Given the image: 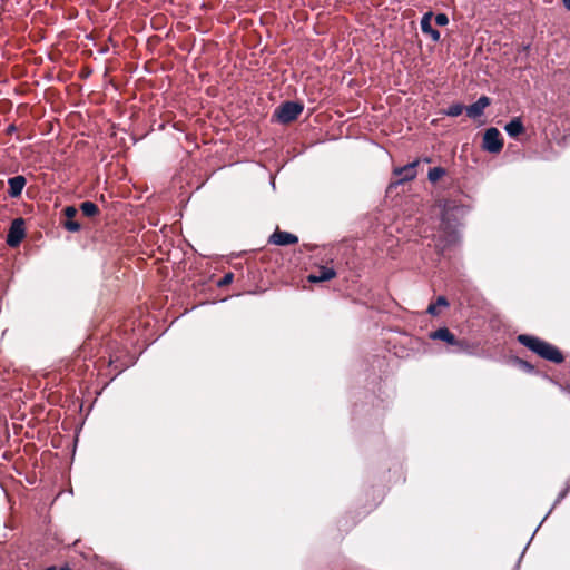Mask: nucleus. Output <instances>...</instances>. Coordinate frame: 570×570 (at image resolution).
Returning <instances> with one entry per match:
<instances>
[{"mask_svg":"<svg viewBox=\"0 0 570 570\" xmlns=\"http://www.w3.org/2000/svg\"><path fill=\"white\" fill-rule=\"evenodd\" d=\"M435 250L440 255H444L448 249L455 246L460 242V233L458 230V222L450 218L448 212L443 213L440 229L433 236Z\"/></svg>","mask_w":570,"mask_h":570,"instance_id":"1","label":"nucleus"},{"mask_svg":"<svg viewBox=\"0 0 570 570\" xmlns=\"http://www.w3.org/2000/svg\"><path fill=\"white\" fill-rule=\"evenodd\" d=\"M518 342L529 348L531 352L539 355L541 358L560 364L564 361L562 352L554 345L529 334H520L517 337Z\"/></svg>","mask_w":570,"mask_h":570,"instance_id":"2","label":"nucleus"},{"mask_svg":"<svg viewBox=\"0 0 570 570\" xmlns=\"http://www.w3.org/2000/svg\"><path fill=\"white\" fill-rule=\"evenodd\" d=\"M303 110V104L297 101H285L276 109L275 114L279 122L289 124L296 120Z\"/></svg>","mask_w":570,"mask_h":570,"instance_id":"3","label":"nucleus"},{"mask_svg":"<svg viewBox=\"0 0 570 570\" xmlns=\"http://www.w3.org/2000/svg\"><path fill=\"white\" fill-rule=\"evenodd\" d=\"M503 147V140L500 131L494 128H488L483 136L482 148L491 154H498Z\"/></svg>","mask_w":570,"mask_h":570,"instance_id":"4","label":"nucleus"},{"mask_svg":"<svg viewBox=\"0 0 570 570\" xmlns=\"http://www.w3.org/2000/svg\"><path fill=\"white\" fill-rule=\"evenodd\" d=\"M26 236L24 220L22 218H16L11 223L7 235V244L10 247H17Z\"/></svg>","mask_w":570,"mask_h":570,"instance_id":"5","label":"nucleus"},{"mask_svg":"<svg viewBox=\"0 0 570 570\" xmlns=\"http://www.w3.org/2000/svg\"><path fill=\"white\" fill-rule=\"evenodd\" d=\"M419 165V160H414L409 163L402 167H396L393 169V174L399 177V179L394 183V185H401L405 181H411L416 177V166Z\"/></svg>","mask_w":570,"mask_h":570,"instance_id":"6","label":"nucleus"},{"mask_svg":"<svg viewBox=\"0 0 570 570\" xmlns=\"http://www.w3.org/2000/svg\"><path fill=\"white\" fill-rule=\"evenodd\" d=\"M490 104L491 99L488 96H481L475 102L465 107L466 116L471 119L480 118Z\"/></svg>","mask_w":570,"mask_h":570,"instance_id":"7","label":"nucleus"},{"mask_svg":"<svg viewBox=\"0 0 570 570\" xmlns=\"http://www.w3.org/2000/svg\"><path fill=\"white\" fill-rule=\"evenodd\" d=\"M269 243L278 246H287L298 243V237L292 233L277 229L271 235Z\"/></svg>","mask_w":570,"mask_h":570,"instance_id":"8","label":"nucleus"},{"mask_svg":"<svg viewBox=\"0 0 570 570\" xmlns=\"http://www.w3.org/2000/svg\"><path fill=\"white\" fill-rule=\"evenodd\" d=\"M27 184V179L22 175H17L8 179V195L11 198H18L21 196L22 190Z\"/></svg>","mask_w":570,"mask_h":570,"instance_id":"9","label":"nucleus"},{"mask_svg":"<svg viewBox=\"0 0 570 570\" xmlns=\"http://www.w3.org/2000/svg\"><path fill=\"white\" fill-rule=\"evenodd\" d=\"M336 272L334 271V268L321 266L316 273L309 274L307 276V279L311 283H321L334 278Z\"/></svg>","mask_w":570,"mask_h":570,"instance_id":"10","label":"nucleus"},{"mask_svg":"<svg viewBox=\"0 0 570 570\" xmlns=\"http://www.w3.org/2000/svg\"><path fill=\"white\" fill-rule=\"evenodd\" d=\"M429 337L433 341H443L448 343L450 346L456 344L455 335L448 327H440L434 332L429 334Z\"/></svg>","mask_w":570,"mask_h":570,"instance_id":"11","label":"nucleus"},{"mask_svg":"<svg viewBox=\"0 0 570 570\" xmlns=\"http://www.w3.org/2000/svg\"><path fill=\"white\" fill-rule=\"evenodd\" d=\"M432 12H426L421 19V30L429 35L433 41L440 40V32L431 26Z\"/></svg>","mask_w":570,"mask_h":570,"instance_id":"12","label":"nucleus"},{"mask_svg":"<svg viewBox=\"0 0 570 570\" xmlns=\"http://www.w3.org/2000/svg\"><path fill=\"white\" fill-rule=\"evenodd\" d=\"M504 130L510 137H513V138L521 135L524 131V126H523L521 118L515 117L512 120H510L504 126Z\"/></svg>","mask_w":570,"mask_h":570,"instance_id":"13","label":"nucleus"},{"mask_svg":"<svg viewBox=\"0 0 570 570\" xmlns=\"http://www.w3.org/2000/svg\"><path fill=\"white\" fill-rule=\"evenodd\" d=\"M450 350L452 353H465L471 354L472 353V345L466 340H459L456 338V344L451 346Z\"/></svg>","mask_w":570,"mask_h":570,"instance_id":"14","label":"nucleus"},{"mask_svg":"<svg viewBox=\"0 0 570 570\" xmlns=\"http://www.w3.org/2000/svg\"><path fill=\"white\" fill-rule=\"evenodd\" d=\"M446 307L449 306V302L445 296H439L435 301V303H432L428 307V313L438 316L440 314L439 307Z\"/></svg>","mask_w":570,"mask_h":570,"instance_id":"15","label":"nucleus"},{"mask_svg":"<svg viewBox=\"0 0 570 570\" xmlns=\"http://www.w3.org/2000/svg\"><path fill=\"white\" fill-rule=\"evenodd\" d=\"M80 209L85 216L91 217L99 213L98 206L89 200L82 202L80 205Z\"/></svg>","mask_w":570,"mask_h":570,"instance_id":"16","label":"nucleus"},{"mask_svg":"<svg viewBox=\"0 0 570 570\" xmlns=\"http://www.w3.org/2000/svg\"><path fill=\"white\" fill-rule=\"evenodd\" d=\"M463 110H465V107L460 104V102H456V104H452L450 105L444 111L443 114L445 116H449V117H458L460 116Z\"/></svg>","mask_w":570,"mask_h":570,"instance_id":"17","label":"nucleus"},{"mask_svg":"<svg viewBox=\"0 0 570 570\" xmlns=\"http://www.w3.org/2000/svg\"><path fill=\"white\" fill-rule=\"evenodd\" d=\"M445 169L443 167H433L430 168L428 173V178L431 183H436L440 178H442L445 175Z\"/></svg>","mask_w":570,"mask_h":570,"instance_id":"18","label":"nucleus"},{"mask_svg":"<svg viewBox=\"0 0 570 570\" xmlns=\"http://www.w3.org/2000/svg\"><path fill=\"white\" fill-rule=\"evenodd\" d=\"M63 227L68 230V232H72V233H76L78 230H80L81 226L78 222L76 220H72V219H68L63 224Z\"/></svg>","mask_w":570,"mask_h":570,"instance_id":"19","label":"nucleus"},{"mask_svg":"<svg viewBox=\"0 0 570 570\" xmlns=\"http://www.w3.org/2000/svg\"><path fill=\"white\" fill-rule=\"evenodd\" d=\"M435 23L440 27H444L449 23V18L445 13H438L435 16Z\"/></svg>","mask_w":570,"mask_h":570,"instance_id":"20","label":"nucleus"},{"mask_svg":"<svg viewBox=\"0 0 570 570\" xmlns=\"http://www.w3.org/2000/svg\"><path fill=\"white\" fill-rule=\"evenodd\" d=\"M569 490H570V484L568 483V485L558 494L551 509H553L557 504H559L567 497Z\"/></svg>","mask_w":570,"mask_h":570,"instance_id":"21","label":"nucleus"},{"mask_svg":"<svg viewBox=\"0 0 570 570\" xmlns=\"http://www.w3.org/2000/svg\"><path fill=\"white\" fill-rule=\"evenodd\" d=\"M518 364L524 370L527 371L528 373H533L534 372V366L532 364H530L529 362L527 361H523V360H518Z\"/></svg>","mask_w":570,"mask_h":570,"instance_id":"22","label":"nucleus"},{"mask_svg":"<svg viewBox=\"0 0 570 570\" xmlns=\"http://www.w3.org/2000/svg\"><path fill=\"white\" fill-rule=\"evenodd\" d=\"M233 278H234L233 273L225 274L223 276V278L218 282V286H225V285L232 283Z\"/></svg>","mask_w":570,"mask_h":570,"instance_id":"23","label":"nucleus"},{"mask_svg":"<svg viewBox=\"0 0 570 570\" xmlns=\"http://www.w3.org/2000/svg\"><path fill=\"white\" fill-rule=\"evenodd\" d=\"M63 212L68 218H72L77 214V209L73 206H67Z\"/></svg>","mask_w":570,"mask_h":570,"instance_id":"24","label":"nucleus"},{"mask_svg":"<svg viewBox=\"0 0 570 570\" xmlns=\"http://www.w3.org/2000/svg\"><path fill=\"white\" fill-rule=\"evenodd\" d=\"M43 570H69V566L68 564H65L60 568L56 567V566H50V567H47L46 569Z\"/></svg>","mask_w":570,"mask_h":570,"instance_id":"25","label":"nucleus"},{"mask_svg":"<svg viewBox=\"0 0 570 570\" xmlns=\"http://www.w3.org/2000/svg\"><path fill=\"white\" fill-rule=\"evenodd\" d=\"M16 131H17V126H16L14 124H10V125L7 127V129H6V132H7L8 135H11V134H13V132H16Z\"/></svg>","mask_w":570,"mask_h":570,"instance_id":"26","label":"nucleus"},{"mask_svg":"<svg viewBox=\"0 0 570 570\" xmlns=\"http://www.w3.org/2000/svg\"><path fill=\"white\" fill-rule=\"evenodd\" d=\"M563 6L570 11V0H562Z\"/></svg>","mask_w":570,"mask_h":570,"instance_id":"27","label":"nucleus"},{"mask_svg":"<svg viewBox=\"0 0 570 570\" xmlns=\"http://www.w3.org/2000/svg\"><path fill=\"white\" fill-rule=\"evenodd\" d=\"M552 509H550L548 511V513L546 514V517L543 518V520L541 522H539V525H542V522L548 518V515L551 513Z\"/></svg>","mask_w":570,"mask_h":570,"instance_id":"28","label":"nucleus"}]
</instances>
